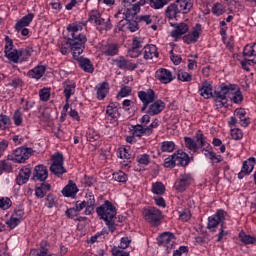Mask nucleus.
Segmentation results:
<instances>
[{"label": "nucleus", "instance_id": "obj_1", "mask_svg": "<svg viewBox=\"0 0 256 256\" xmlns=\"http://www.w3.org/2000/svg\"><path fill=\"white\" fill-rule=\"evenodd\" d=\"M87 25V21L70 23L66 30L68 31L67 44L70 45L72 57L82 55L87 44V36L79 31H83V27Z\"/></svg>", "mask_w": 256, "mask_h": 256}, {"label": "nucleus", "instance_id": "obj_2", "mask_svg": "<svg viewBox=\"0 0 256 256\" xmlns=\"http://www.w3.org/2000/svg\"><path fill=\"white\" fill-rule=\"evenodd\" d=\"M184 145L186 149L193 153H197L199 149H201V153H203L204 151H209V148L211 147V144L207 142V137L203 134L202 130H197L195 139L188 136L184 137Z\"/></svg>", "mask_w": 256, "mask_h": 256}, {"label": "nucleus", "instance_id": "obj_3", "mask_svg": "<svg viewBox=\"0 0 256 256\" xmlns=\"http://www.w3.org/2000/svg\"><path fill=\"white\" fill-rule=\"evenodd\" d=\"M142 217L146 223H149L150 227H160L163 223V212L155 206H145L142 209Z\"/></svg>", "mask_w": 256, "mask_h": 256}, {"label": "nucleus", "instance_id": "obj_4", "mask_svg": "<svg viewBox=\"0 0 256 256\" xmlns=\"http://www.w3.org/2000/svg\"><path fill=\"white\" fill-rule=\"evenodd\" d=\"M231 92V84L227 85L222 83L219 86V90H215L213 92L212 99H214L216 103L217 109H223V107H227V95Z\"/></svg>", "mask_w": 256, "mask_h": 256}, {"label": "nucleus", "instance_id": "obj_5", "mask_svg": "<svg viewBox=\"0 0 256 256\" xmlns=\"http://www.w3.org/2000/svg\"><path fill=\"white\" fill-rule=\"evenodd\" d=\"M96 213L99 219L106 221L107 219H115L117 217V207L109 200L96 208Z\"/></svg>", "mask_w": 256, "mask_h": 256}, {"label": "nucleus", "instance_id": "obj_6", "mask_svg": "<svg viewBox=\"0 0 256 256\" xmlns=\"http://www.w3.org/2000/svg\"><path fill=\"white\" fill-rule=\"evenodd\" d=\"M156 241H157L158 247H164L167 253H171V251L175 249V245H177V243L175 242L177 241V236H175L170 231H166L161 233L157 237Z\"/></svg>", "mask_w": 256, "mask_h": 256}, {"label": "nucleus", "instance_id": "obj_7", "mask_svg": "<svg viewBox=\"0 0 256 256\" xmlns=\"http://www.w3.org/2000/svg\"><path fill=\"white\" fill-rule=\"evenodd\" d=\"M225 217H227V212L223 209H219L215 214L208 217L207 229L212 233H215V229L220 227H225Z\"/></svg>", "mask_w": 256, "mask_h": 256}, {"label": "nucleus", "instance_id": "obj_8", "mask_svg": "<svg viewBox=\"0 0 256 256\" xmlns=\"http://www.w3.org/2000/svg\"><path fill=\"white\" fill-rule=\"evenodd\" d=\"M33 155V148L19 147L16 148L11 155H8V161L13 163H25Z\"/></svg>", "mask_w": 256, "mask_h": 256}, {"label": "nucleus", "instance_id": "obj_9", "mask_svg": "<svg viewBox=\"0 0 256 256\" xmlns=\"http://www.w3.org/2000/svg\"><path fill=\"white\" fill-rule=\"evenodd\" d=\"M138 99H140L142 103V108H141V113H145L147 111V108L151 103L157 99V96L155 95V90L153 89H147L145 90H140L137 92Z\"/></svg>", "mask_w": 256, "mask_h": 256}, {"label": "nucleus", "instance_id": "obj_10", "mask_svg": "<svg viewBox=\"0 0 256 256\" xmlns=\"http://www.w3.org/2000/svg\"><path fill=\"white\" fill-rule=\"evenodd\" d=\"M201 33H203V26L201 23L195 24L192 28V31L182 37L183 43L186 45H195L197 41H199V37H201Z\"/></svg>", "mask_w": 256, "mask_h": 256}, {"label": "nucleus", "instance_id": "obj_11", "mask_svg": "<svg viewBox=\"0 0 256 256\" xmlns=\"http://www.w3.org/2000/svg\"><path fill=\"white\" fill-rule=\"evenodd\" d=\"M191 183H193V175L189 173L181 174L179 179H177L175 182L176 191H178L179 193L187 191V187H189Z\"/></svg>", "mask_w": 256, "mask_h": 256}, {"label": "nucleus", "instance_id": "obj_12", "mask_svg": "<svg viewBox=\"0 0 256 256\" xmlns=\"http://www.w3.org/2000/svg\"><path fill=\"white\" fill-rule=\"evenodd\" d=\"M256 165V158L255 157H250L247 160L243 161L242 167L240 172L238 173V179H245L247 175L250 173H253V170L255 169Z\"/></svg>", "mask_w": 256, "mask_h": 256}, {"label": "nucleus", "instance_id": "obj_13", "mask_svg": "<svg viewBox=\"0 0 256 256\" xmlns=\"http://www.w3.org/2000/svg\"><path fill=\"white\" fill-rule=\"evenodd\" d=\"M198 93L203 99L213 98V82L204 80L201 85L198 86Z\"/></svg>", "mask_w": 256, "mask_h": 256}, {"label": "nucleus", "instance_id": "obj_14", "mask_svg": "<svg viewBox=\"0 0 256 256\" xmlns=\"http://www.w3.org/2000/svg\"><path fill=\"white\" fill-rule=\"evenodd\" d=\"M165 110V102L163 100H154L152 103L148 104L147 109L144 113H148L152 117L160 115Z\"/></svg>", "mask_w": 256, "mask_h": 256}, {"label": "nucleus", "instance_id": "obj_15", "mask_svg": "<svg viewBox=\"0 0 256 256\" xmlns=\"http://www.w3.org/2000/svg\"><path fill=\"white\" fill-rule=\"evenodd\" d=\"M49 177V170H47V166L40 164L35 166L33 171L32 179L33 181L45 182Z\"/></svg>", "mask_w": 256, "mask_h": 256}, {"label": "nucleus", "instance_id": "obj_16", "mask_svg": "<svg viewBox=\"0 0 256 256\" xmlns=\"http://www.w3.org/2000/svg\"><path fill=\"white\" fill-rule=\"evenodd\" d=\"M172 27H175V29L171 31V37L175 39V41H177V39H181L183 35H187V33H189V25L185 22L172 24Z\"/></svg>", "mask_w": 256, "mask_h": 256}, {"label": "nucleus", "instance_id": "obj_17", "mask_svg": "<svg viewBox=\"0 0 256 256\" xmlns=\"http://www.w3.org/2000/svg\"><path fill=\"white\" fill-rule=\"evenodd\" d=\"M155 77L158 79V81H160V83H163L164 85L171 83L175 79L171 70L165 68L158 69L155 73Z\"/></svg>", "mask_w": 256, "mask_h": 256}, {"label": "nucleus", "instance_id": "obj_18", "mask_svg": "<svg viewBox=\"0 0 256 256\" xmlns=\"http://www.w3.org/2000/svg\"><path fill=\"white\" fill-rule=\"evenodd\" d=\"M73 59L78 62V65L84 73H93L95 71V67L89 58H85L83 56H73Z\"/></svg>", "mask_w": 256, "mask_h": 256}, {"label": "nucleus", "instance_id": "obj_19", "mask_svg": "<svg viewBox=\"0 0 256 256\" xmlns=\"http://www.w3.org/2000/svg\"><path fill=\"white\" fill-rule=\"evenodd\" d=\"M116 67L118 69H126L127 71H135L138 67V64H134L131 60H127L125 57L120 56L114 60Z\"/></svg>", "mask_w": 256, "mask_h": 256}, {"label": "nucleus", "instance_id": "obj_20", "mask_svg": "<svg viewBox=\"0 0 256 256\" xmlns=\"http://www.w3.org/2000/svg\"><path fill=\"white\" fill-rule=\"evenodd\" d=\"M106 115H108L111 124L117 123L119 121V117H121V113H119V108L117 107V103H110L107 106Z\"/></svg>", "mask_w": 256, "mask_h": 256}, {"label": "nucleus", "instance_id": "obj_21", "mask_svg": "<svg viewBox=\"0 0 256 256\" xmlns=\"http://www.w3.org/2000/svg\"><path fill=\"white\" fill-rule=\"evenodd\" d=\"M46 71L47 66L37 65L27 72V77H29V79H35L36 81H39V79H41L43 75H45Z\"/></svg>", "mask_w": 256, "mask_h": 256}, {"label": "nucleus", "instance_id": "obj_22", "mask_svg": "<svg viewBox=\"0 0 256 256\" xmlns=\"http://www.w3.org/2000/svg\"><path fill=\"white\" fill-rule=\"evenodd\" d=\"M31 177V168L24 166L20 169L16 177V185H25Z\"/></svg>", "mask_w": 256, "mask_h": 256}, {"label": "nucleus", "instance_id": "obj_23", "mask_svg": "<svg viewBox=\"0 0 256 256\" xmlns=\"http://www.w3.org/2000/svg\"><path fill=\"white\" fill-rule=\"evenodd\" d=\"M77 193H79V188L73 180H69L68 184L62 189L64 197H76Z\"/></svg>", "mask_w": 256, "mask_h": 256}, {"label": "nucleus", "instance_id": "obj_24", "mask_svg": "<svg viewBox=\"0 0 256 256\" xmlns=\"http://www.w3.org/2000/svg\"><path fill=\"white\" fill-rule=\"evenodd\" d=\"M175 155L177 167H187L191 163V157L183 150H178Z\"/></svg>", "mask_w": 256, "mask_h": 256}, {"label": "nucleus", "instance_id": "obj_25", "mask_svg": "<svg viewBox=\"0 0 256 256\" xmlns=\"http://www.w3.org/2000/svg\"><path fill=\"white\" fill-rule=\"evenodd\" d=\"M126 25V29H129L131 33H135V31H139V21L138 20H121L118 24L119 31H123V28Z\"/></svg>", "mask_w": 256, "mask_h": 256}, {"label": "nucleus", "instance_id": "obj_26", "mask_svg": "<svg viewBox=\"0 0 256 256\" xmlns=\"http://www.w3.org/2000/svg\"><path fill=\"white\" fill-rule=\"evenodd\" d=\"M230 91H233L232 97H230L231 101H233L236 105L243 103V92H241L239 85L230 84Z\"/></svg>", "mask_w": 256, "mask_h": 256}, {"label": "nucleus", "instance_id": "obj_27", "mask_svg": "<svg viewBox=\"0 0 256 256\" xmlns=\"http://www.w3.org/2000/svg\"><path fill=\"white\" fill-rule=\"evenodd\" d=\"M130 135L133 137H149V132L147 130V126H143V124L132 125V128L129 130Z\"/></svg>", "mask_w": 256, "mask_h": 256}, {"label": "nucleus", "instance_id": "obj_28", "mask_svg": "<svg viewBox=\"0 0 256 256\" xmlns=\"http://www.w3.org/2000/svg\"><path fill=\"white\" fill-rule=\"evenodd\" d=\"M235 117H237V119H239V123L241 127H249V125H251V119L249 117H247V111H245V109L240 108V109H236L234 112Z\"/></svg>", "mask_w": 256, "mask_h": 256}, {"label": "nucleus", "instance_id": "obj_29", "mask_svg": "<svg viewBox=\"0 0 256 256\" xmlns=\"http://www.w3.org/2000/svg\"><path fill=\"white\" fill-rule=\"evenodd\" d=\"M102 53L106 57H115L119 54V44L117 43H108L102 48Z\"/></svg>", "mask_w": 256, "mask_h": 256}, {"label": "nucleus", "instance_id": "obj_30", "mask_svg": "<svg viewBox=\"0 0 256 256\" xmlns=\"http://www.w3.org/2000/svg\"><path fill=\"white\" fill-rule=\"evenodd\" d=\"M109 94V84L107 82H102L96 86V95L98 101H103L105 97Z\"/></svg>", "mask_w": 256, "mask_h": 256}, {"label": "nucleus", "instance_id": "obj_31", "mask_svg": "<svg viewBox=\"0 0 256 256\" xmlns=\"http://www.w3.org/2000/svg\"><path fill=\"white\" fill-rule=\"evenodd\" d=\"M94 27H96V30L99 31V33H105L113 29V24H111V19L102 18Z\"/></svg>", "mask_w": 256, "mask_h": 256}, {"label": "nucleus", "instance_id": "obj_32", "mask_svg": "<svg viewBox=\"0 0 256 256\" xmlns=\"http://www.w3.org/2000/svg\"><path fill=\"white\" fill-rule=\"evenodd\" d=\"M76 88H77V84L75 82H71V81L64 82L63 94L67 102L69 101V99H71L72 95H75Z\"/></svg>", "mask_w": 256, "mask_h": 256}, {"label": "nucleus", "instance_id": "obj_33", "mask_svg": "<svg viewBox=\"0 0 256 256\" xmlns=\"http://www.w3.org/2000/svg\"><path fill=\"white\" fill-rule=\"evenodd\" d=\"M153 57H159V52L157 51V46L153 44H148L144 47V59L149 61Z\"/></svg>", "mask_w": 256, "mask_h": 256}, {"label": "nucleus", "instance_id": "obj_34", "mask_svg": "<svg viewBox=\"0 0 256 256\" xmlns=\"http://www.w3.org/2000/svg\"><path fill=\"white\" fill-rule=\"evenodd\" d=\"M238 239L242 243V245H245V246L255 245L256 243V237L245 233V231L243 230L239 232Z\"/></svg>", "mask_w": 256, "mask_h": 256}, {"label": "nucleus", "instance_id": "obj_35", "mask_svg": "<svg viewBox=\"0 0 256 256\" xmlns=\"http://www.w3.org/2000/svg\"><path fill=\"white\" fill-rule=\"evenodd\" d=\"M49 242L47 240H42L40 242V251L38 252L37 249H32L30 251V256H48L47 253H49Z\"/></svg>", "mask_w": 256, "mask_h": 256}, {"label": "nucleus", "instance_id": "obj_36", "mask_svg": "<svg viewBox=\"0 0 256 256\" xmlns=\"http://www.w3.org/2000/svg\"><path fill=\"white\" fill-rule=\"evenodd\" d=\"M51 191V184L49 183H42L40 186L35 188V195L38 199H43L47 193Z\"/></svg>", "mask_w": 256, "mask_h": 256}, {"label": "nucleus", "instance_id": "obj_37", "mask_svg": "<svg viewBox=\"0 0 256 256\" xmlns=\"http://www.w3.org/2000/svg\"><path fill=\"white\" fill-rule=\"evenodd\" d=\"M176 3H178V7H180V11L186 15L193 9V0H176Z\"/></svg>", "mask_w": 256, "mask_h": 256}, {"label": "nucleus", "instance_id": "obj_38", "mask_svg": "<svg viewBox=\"0 0 256 256\" xmlns=\"http://www.w3.org/2000/svg\"><path fill=\"white\" fill-rule=\"evenodd\" d=\"M35 19V13H28L17 21V27H29L33 20Z\"/></svg>", "mask_w": 256, "mask_h": 256}, {"label": "nucleus", "instance_id": "obj_39", "mask_svg": "<svg viewBox=\"0 0 256 256\" xmlns=\"http://www.w3.org/2000/svg\"><path fill=\"white\" fill-rule=\"evenodd\" d=\"M50 173L58 179H61L65 173H67V169L64 165H50Z\"/></svg>", "mask_w": 256, "mask_h": 256}, {"label": "nucleus", "instance_id": "obj_40", "mask_svg": "<svg viewBox=\"0 0 256 256\" xmlns=\"http://www.w3.org/2000/svg\"><path fill=\"white\" fill-rule=\"evenodd\" d=\"M102 19L103 17H101V12L98 9H93L88 13V22L94 27Z\"/></svg>", "mask_w": 256, "mask_h": 256}, {"label": "nucleus", "instance_id": "obj_41", "mask_svg": "<svg viewBox=\"0 0 256 256\" xmlns=\"http://www.w3.org/2000/svg\"><path fill=\"white\" fill-rule=\"evenodd\" d=\"M5 57L12 61V63H19V59H21V52L19 49L10 50L5 53Z\"/></svg>", "mask_w": 256, "mask_h": 256}, {"label": "nucleus", "instance_id": "obj_42", "mask_svg": "<svg viewBox=\"0 0 256 256\" xmlns=\"http://www.w3.org/2000/svg\"><path fill=\"white\" fill-rule=\"evenodd\" d=\"M86 139L90 143H95V141H99V139H101V134H99V132L94 128H89L86 132Z\"/></svg>", "mask_w": 256, "mask_h": 256}, {"label": "nucleus", "instance_id": "obj_43", "mask_svg": "<svg viewBox=\"0 0 256 256\" xmlns=\"http://www.w3.org/2000/svg\"><path fill=\"white\" fill-rule=\"evenodd\" d=\"M244 57H256V43L247 44L243 49Z\"/></svg>", "mask_w": 256, "mask_h": 256}, {"label": "nucleus", "instance_id": "obj_44", "mask_svg": "<svg viewBox=\"0 0 256 256\" xmlns=\"http://www.w3.org/2000/svg\"><path fill=\"white\" fill-rule=\"evenodd\" d=\"M165 13H166V17H168V19H176L177 14L179 13V8L177 7V4H175V3L170 4L167 7Z\"/></svg>", "mask_w": 256, "mask_h": 256}, {"label": "nucleus", "instance_id": "obj_45", "mask_svg": "<svg viewBox=\"0 0 256 256\" xmlns=\"http://www.w3.org/2000/svg\"><path fill=\"white\" fill-rule=\"evenodd\" d=\"M151 191L154 195H164L166 191L165 184L163 182L152 183Z\"/></svg>", "mask_w": 256, "mask_h": 256}, {"label": "nucleus", "instance_id": "obj_46", "mask_svg": "<svg viewBox=\"0 0 256 256\" xmlns=\"http://www.w3.org/2000/svg\"><path fill=\"white\" fill-rule=\"evenodd\" d=\"M9 161V159L0 160V175H3V173H13V164Z\"/></svg>", "mask_w": 256, "mask_h": 256}, {"label": "nucleus", "instance_id": "obj_47", "mask_svg": "<svg viewBox=\"0 0 256 256\" xmlns=\"http://www.w3.org/2000/svg\"><path fill=\"white\" fill-rule=\"evenodd\" d=\"M119 15H123V19H125L124 21H126V19H129V17H135L136 14L133 12L131 6H128L124 7L117 14H115V17L117 18L119 17Z\"/></svg>", "mask_w": 256, "mask_h": 256}, {"label": "nucleus", "instance_id": "obj_48", "mask_svg": "<svg viewBox=\"0 0 256 256\" xmlns=\"http://www.w3.org/2000/svg\"><path fill=\"white\" fill-rule=\"evenodd\" d=\"M51 165H65V157L63 153L56 152L51 156Z\"/></svg>", "mask_w": 256, "mask_h": 256}, {"label": "nucleus", "instance_id": "obj_49", "mask_svg": "<svg viewBox=\"0 0 256 256\" xmlns=\"http://www.w3.org/2000/svg\"><path fill=\"white\" fill-rule=\"evenodd\" d=\"M112 177L114 181H117L118 183H127V181H129V176L121 170L118 172H114L112 174Z\"/></svg>", "mask_w": 256, "mask_h": 256}, {"label": "nucleus", "instance_id": "obj_50", "mask_svg": "<svg viewBox=\"0 0 256 256\" xmlns=\"http://www.w3.org/2000/svg\"><path fill=\"white\" fill-rule=\"evenodd\" d=\"M177 79L178 81H182V83H191V81H193V75L183 70H180L177 73Z\"/></svg>", "mask_w": 256, "mask_h": 256}, {"label": "nucleus", "instance_id": "obj_51", "mask_svg": "<svg viewBox=\"0 0 256 256\" xmlns=\"http://www.w3.org/2000/svg\"><path fill=\"white\" fill-rule=\"evenodd\" d=\"M161 151L163 153H173L175 151V142L163 141L161 143Z\"/></svg>", "mask_w": 256, "mask_h": 256}, {"label": "nucleus", "instance_id": "obj_52", "mask_svg": "<svg viewBox=\"0 0 256 256\" xmlns=\"http://www.w3.org/2000/svg\"><path fill=\"white\" fill-rule=\"evenodd\" d=\"M45 206L47 209H53V207H57V196H55L53 193H49L46 196Z\"/></svg>", "mask_w": 256, "mask_h": 256}, {"label": "nucleus", "instance_id": "obj_53", "mask_svg": "<svg viewBox=\"0 0 256 256\" xmlns=\"http://www.w3.org/2000/svg\"><path fill=\"white\" fill-rule=\"evenodd\" d=\"M176 165H177V158L175 153L165 158L164 167H166L167 169H173L175 168Z\"/></svg>", "mask_w": 256, "mask_h": 256}, {"label": "nucleus", "instance_id": "obj_54", "mask_svg": "<svg viewBox=\"0 0 256 256\" xmlns=\"http://www.w3.org/2000/svg\"><path fill=\"white\" fill-rule=\"evenodd\" d=\"M12 119L16 127H21V125H23V113L21 112V109L15 110Z\"/></svg>", "mask_w": 256, "mask_h": 256}, {"label": "nucleus", "instance_id": "obj_55", "mask_svg": "<svg viewBox=\"0 0 256 256\" xmlns=\"http://www.w3.org/2000/svg\"><path fill=\"white\" fill-rule=\"evenodd\" d=\"M39 99L40 101H49L51 99V88L44 87L39 90Z\"/></svg>", "mask_w": 256, "mask_h": 256}, {"label": "nucleus", "instance_id": "obj_56", "mask_svg": "<svg viewBox=\"0 0 256 256\" xmlns=\"http://www.w3.org/2000/svg\"><path fill=\"white\" fill-rule=\"evenodd\" d=\"M169 1L171 0H150V7L152 9H163L165 5H169Z\"/></svg>", "mask_w": 256, "mask_h": 256}, {"label": "nucleus", "instance_id": "obj_57", "mask_svg": "<svg viewBox=\"0 0 256 256\" xmlns=\"http://www.w3.org/2000/svg\"><path fill=\"white\" fill-rule=\"evenodd\" d=\"M212 13L216 17H221V15H223V13H225V5H223V4L219 3V2L213 4V6H212Z\"/></svg>", "mask_w": 256, "mask_h": 256}, {"label": "nucleus", "instance_id": "obj_58", "mask_svg": "<svg viewBox=\"0 0 256 256\" xmlns=\"http://www.w3.org/2000/svg\"><path fill=\"white\" fill-rule=\"evenodd\" d=\"M132 91H133V89H131V86H122L116 96V99H123L125 97H129V95H131Z\"/></svg>", "mask_w": 256, "mask_h": 256}, {"label": "nucleus", "instance_id": "obj_59", "mask_svg": "<svg viewBox=\"0 0 256 256\" xmlns=\"http://www.w3.org/2000/svg\"><path fill=\"white\" fill-rule=\"evenodd\" d=\"M11 125V118L5 114L0 115V131H5Z\"/></svg>", "mask_w": 256, "mask_h": 256}, {"label": "nucleus", "instance_id": "obj_60", "mask_svg": "<svg viewBox=\"0 0 256 256\" xmlns=\"http://www.w3.org/2000/svg\"><path fill=\"white\" fill-rule=\"evenodd\" d=\"M138 165H142L143 167H147L149 163H151V156L149 154H140L137 156Z\"/></svg>", "mask_w": 256, "mask_h": 256}, {"label": "nucleus", "instance_id": "obj_61", "mask_svg": "<svg viewBox=\"0 0 256 256\" xmlns=\"http://www.w3.org/2000/svg\"><path fill=\"white\" fill-rule=\"evenodd\" d=\"M123 7H130L132 9V12H134L136 15L141 11V6L136 3V4H131V1L129 0H123L122 1Z\"/></svg>", "mask_w": 256, "mask_h": 256}, {"label": "nucleus", "instance_id": "obj_62", "mask_svg": "<svg viewBox=\"0 0 256 256\" xmlns=\"http://www.w3.org/2000/svg\"><path fill=\"white\" fill-rule=\"evenodd\" d=\"M240 65L244 71H251L249 65H256V57L252 59H244L240 62Z\"/></svg>", "mask_w": 256, "mask_h": 256}, {"label": "nucleus", "instance_id": "obj_63", "mask_svg": "<svg viewBox=\"0 0 256 256\" xmlns=\"http://www.w3.org/2000/svg\"><path fill=\"white\" fill-rule=\"evenodd\" d=\"M20 224H21V220H19V218H16L14 216H11L9 220L6 221V225L9 227V229H12V230L19 227Z\"/></svg>", "mask_w": 256, "mask_h": 256}, {"label": "nucleus", "instance_id": "obj_64", "mask_svg": "<svg viewBox=\"0 0 256 256\" xmlns=\"http://www.w3.org/2000/svg\"><path fill=\"white\" fill-rule=\"evenodd\" d=\"M111 253L113 256H129L130 255L129 252H127L117 246L112 247Z\"/></svg>", "mask_w": 256, "mask_h": 256}]
</instances>
